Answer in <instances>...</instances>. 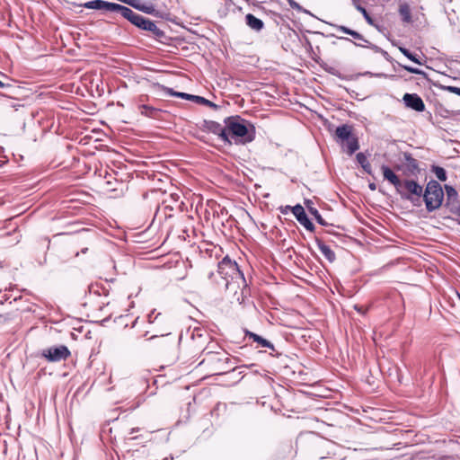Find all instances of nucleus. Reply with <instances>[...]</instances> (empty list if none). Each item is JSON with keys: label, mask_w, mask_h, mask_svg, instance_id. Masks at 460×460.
Listing matches in <instances>:
<instances>
[{"label": "nucleus", "mask_w": 460, "mask_h": 460, "mask_svg": "<svg viewBox=\"0 0 460 460\" xmlns=\"http://www.w3.org/2000/svg\"><path fill=\"white\" fill-rule=\"evenodd\" d=\"M384 179L389 181L402 199L409 200L413 206H420L423 187L413 179H401L394 170L387 165H382Z\"/></svg>", "instance_id": "obj_1"}, {"label": "nucleus", "mask_w": 460, "mask_h": 460, "mask_svg": "<svg viewBox=\"0 0 460 460\" xmlns=\"http://www.w3.org/2000/svg\"><path fill=\"white\" fill-rule=\"evenodd\" d=\"M226 124V137L225 143L232 144V139L235 144H246L252 142L254 138L253 127L251 125L252 130L248 128V123L244 119L240 116H232L225 119Z\"/></svg>", "instance_id": "obj_2"}, {"label": "nucleus", "mask_w": 460, "mask_h": 460, "mask_svg": "<svg viewBox=\"0 0 460 460\" xmlns=\"http://www.w3.org/2000/svg\"><path fill=\"white\" fill-rule=\"evenodd\" d=\"M231 358L225 351L217 354H209L203 357L199 366L207 370L210 376L225 374L230 370H234V367L229 365Z\"/></svg>", "instance_id": "obj_3"}, {"label": "nucleus", "mask_w": 460, "mask_h": 460, "mask_svg": "<svg viewBox=\"0 0 460 460\" xmlns=\"http://www.w3.org/2000/svg\"><path fill=\"white\" fill-rule=\"evenodd\" d=\"M218 273L226 280V288H229L234 283L239 285L240 282L246 287L243 272L239 270L237 263L232 261L229 256H226L218 263Z\"/></svg>", "instance_id": "obj_4"}, {"label": "nucleus", "mask_w": 460, "mask_h": 460, "mask_svg": "<svg viewBox=\"0 0 460 460\" xmlns=\"http://www.w3.org/2000/svg\"><path fill=\"white\" fill-rule=\"evenodd\" d=\"M422 199L428 212L438 209L444 200V190L440 183L435 180H430L424 189Z\"/></svg>", "instance_id": "obj_5"}, {"label": "nucleus", "mask_w": 460, "mask_h": 460, "mask_svg": "<svg viewBox=\"0 0 460 460\" xmlns=\"http://www.w3.org/2000/svg\"><path fill=\"white\" fill-rule=\"evenodd\" d=\"M335 136L341 142L342 146L346 147V151L349 155L358 149V138L352 134L351 126L345 124L338 127L335 130Z\"/></svg>", "instance_id": "obj_6"}, {"label": "nucleus", "mask_w": 460, "mask_h": 460, "mask_svg": "<svg viewBox=\"0 0 460 460\" xmlns=\"http://www.w3.org/2000/svg\"><path fill=\"white\" fill-rule=\"evenodd\" d=\"M394 170L402 172L404 179H411V177L417 176L420 172V164L417 159H415L411 154L403 153V160L401 164H396Z\"/></svg>", "instance_id": "obj_7"}, {"label": "nucleus", "mask_w": 460, "mask_h": 460, "mask_svg": "<svg viewBox=\"0 0 460 460\" xmlns=\"http://www.w3.org/2000/svg\"><path fill=\"white\" fill-rule=\"evenodd\" d=\"M209 340L210 335L207 331L201 328H195L191 332L190 341L187 344L190 352L193 354V356L197 355L204 349V346Z\"/></svg>", "instance_id": "obj_8"}, {"label": "nucleus", "mask_w": 460, "mask_h": 460, "mask_svg": "<svg viewBox=\"0 0 460 460\" xmlns=\"http://www.w3.org/2000/svg\"><path fill=\"white\" fill-rule=\"evenodd\" d=\"M126 19L128 20L135 26L144 31H150L155 36H160L162 34L161 30L156 26L155 22L133 12L131 9Z\"/></svg>", "instance_id": "obj_9"}, {"label": "nucleus", "mask_w": 460, "mask_h": 460, "mask_svg": "<svg viewBox=\"0 0 460 460\" xmlns=\"http://www.w3.org/2000/svg\"><path fill=\"white\" fill-rule=\"evenodd\" d=\"M40 357L48 362H59L69 358L71 352L65 345L52 346L42 349Z\"/></svg>", "instance_id": "obj_10"}, {"label": "nucleus", "mask_w": 460, "mask_h": 460, "mask_svg": "<svg viewBox=\"0 0 460 460\" xmlns=\"http://www.w3.org/2000/svg\"><path fill=\"white\" fill-rule=\"evenodd\" d=\"M402 100L406 107L415 111L422 112L425 111V103L417 93H405Z\"/></svg>", "instance_id": "obj_11"}, {"label": "nucleus", "mask_w": 460, "mask_h": 460, "mask_svg": "<svg viewBox=\"0 0 460 460\" xmlns=\"http://www.w3.org/2000/svg\"><path fill=\"white\" fill-rule=\"evenodd\" d=\"M292 213L296 220L308 231L314 230V224L308 219L304 208L301 205H296L292 208Z\"/></svg>", "instance_id": "obj_12"}, {"label": "nucleus", "mask_w": 460, "mask_h": 460, "mask_svg": "<svg viewBox=\"0 0 460 460\" xmlns=\"http://www.w3.org/2000/svg\"><path fill=\"white\" fill-rule=\"evenodd\" d=\"M122 3L148 14H153L155 12L152 4H143L140 0H122Z\"/></svg>", "instance_id": "obj_13"}, {"label": "nucleus", "mask_w": 460, "mask_h": 460, "mask_svg": "<svg viewBox=\"0 0 460 460\" xmlns=\"http://www.w3.org/2000/svg\"><path fill=\"white\" fill-rule=\"evenodd\" d=\"M445 191L447 195L446 206L448 208L460 202V200H458V193L453 186L446 184Z\"/></svg>", "instance_id": "obj_14"}, {"label": "nucleus", "mask_w": 460, "mask_h": 460, "mask_svg": "<svg viewBox=\"0 0 460 460\" xmlns=\"http://www.w3.org/2000/svg\"><path fill=\"white\" fill-rule=\"evenodd\" d=\"M225 351L222 347L210 337L209 341L204 346V349L200 350L203 357L209 356V354H217Z\"/></svg>", "instance_id": "obj_15"}, {"label": "nucleus", "mask_w": 460, "mask_h": 460, "mask_svg": "<svg viewBox=\"0 0 460 460\" xmlns=\"http://www.w3.org/2000/svg\"><path fill=\"white\" fill-rule=\"evenodd\" d=\"M246 25L255 31H260L263 29L264 23L261 19H258L252 13L245 15Z\"/></svg>", "instance_id": "obj_16"}, {"label": "nucleus", "mask_w": 460, "mask_h": 460, "mask_svg": "<svg viewBox=\"0 0 460 460\" xmlns=\"http://www.w3.org/2000/svg\"><path fill=\"white\" fill-rule=\"evenodd\" d=\"M104 10L111 11V12H119L120 14L126 19L128 17V14L130 11V8L115 4V3H110L105 1V6Z\"/></svg>", "instance_id": "obj_17"}, {"label": "nucleus", "mask_w": 460, "mask_h": 460, "mask_svg": "<svg viewBox=\"0 0 460 460\" xmlns=\"http://www.w3.org/2000/svg\"><path fill=\"white\" fill-rule=\"evenodd\" d=\"M317 246L322 254L330 262H333L336 260L335 252L332 250V248L323 242H318Z\"/></svg>", "instance_id": "obj_18"}, {"label": "nucleus", "mask_w": 460, "mask_h": 460, "mask_svg": "<svg viewBox=\"0 0 460 460\" xmlns=\"http://www.w3.org/2000/svg\"><path fill=\"white\" fill-rule=\"evenodd\" d=\"M398 12H399L401 19L403 22H405V23L412 22L411 7L407 3L401 4L399 5Z\"/></svg>", "instance_id": "obj_19"}, {"label": "nucleus", "mask_w": 460, "mask_h": 460, "mask_svg": "<svg viewBox=\"0 0 460 460\" xmlns=\"http://www.w3.org/2000/svg\"><path fill=\"white\" fill-rule=\"evenodd\" d=\"M208 129L218 136V137L222 140V141H226V126L225 127H222L219 123L217 122H214V121H210L208 123Z\"/></svg>", "instance_id": "obj_20"}, {"label": "nucleus", "mask_w": 460, "mask_h": 460, "mask_svg": "<svg viewBox=\"0 0 460 460\" xmlns=\"http://www.w3.org/2000/svg\"><path fill=\"white\" fill-rule=\"evenodd\" d=\"M246 335L250 339H252L253 341L259 343L261 347L273 349V345L269 341L262 338L261 336H260L256 333H253L252 332H246Z\"/></svg>", "instance_id": "obj_21"}, {"label": "nucleus", "mask_w": 460, "mask_h": 460, "mask_svg": "<svg viewBox=\"0 0 460 460\" xmlns=\"http://www.w3.org/2000/svg\"><path fill=\"white\" fill-rule=\"evenodd\" d=\"M337 30L339 31H341V32H344L346 34L352 36L356 40H362L364 42H367V40L364 38V36L362 34L358 33L356 31L349 29V28H347L345 26H338Z\"/></svg>", "instance_id": "obj_22"}, {"label": "nucleus", "mask_w": 460, "mask_h": 460, "mask_svg": "<svg viewBox=\"0 0 460 460\" xmlns=\"http://www.w3.org/2000/svg\"><path fill=\"white\" fill-rule=\"evenodd\" d=\"M312 201L311 200H306L305 201V205H306V208H308V211L310 212L311 215H313L314 217V218L316 219V221L320 224V225H323V226H325L326 223L324 222V220L323 219L322 216L320 215V213L318 212V210L314 208L312 206Z\"/></svg>", "instance_id": "obj_23"}, {"label": "nucleus", "mask_w": 460, "mask_h": 460, "mask_svg": "<svg viewBox=\"0 0 460 460\" xmlns=\"http://www.w3.org/2000/svg\"><path fill=\"white\" fill-rule=\"evenodd\" d=\"M353 5L355 6V8L360 12L364 18L366 19L367 22L370 25H373L374 24V20L372 19V17L369 15V13H367V11L366 10L365 7L361 6L360 4H359V0H354L353 1Z\"/></svg>", "instance_id": "obj_24"}, {"label": "nucleus", "mask_w": 460, "mask_h": 460, "mask_svg": "<svg viewBox=\"0 0 460 460\" xmlns=\"http://www.w3.org/2000/svg\"><path fill=\"white\" fill-rule=\"evenodd\" d=\"M84 8L87 9H94V10H102L105 6V1L103 0H93L86 2L83 4Z\"/></svg>", "instance_id": "obj_25"}, {"label": "nucleus", "mask_w": 460, "mask_h": 460, "mask_svg": "<svg viewBox=\"0 0 460 460\" xmlns=\"http://www.w3.org/2000/svg\"><path fill=\"white\" fill-rule=\"evenodd\" d=\"M431 171H432V172L435 173L436 177L439 181H447V172L444 168L438 166V165H434V166H432Z\"/></svg>", "instance_id": "obj_26"}, {"label": "nucleus", "mask_w": 460, "mask_h": 460, "mask_svg": "<svg viewBox=\"0 0 460 460\" xmlns=\"http://www.w3.org/2000/svg\"><path fill=\"white\" fill-rule=\"evenodd\" d=\"M194 102L198 104H202V105H205V106H208L210 108H214V109H216L217 107V104L210 102L209 100H208L204 97H201V96H198V95H195Z\"/></svg>", "instance_id": "obj_27"}, {"label": "nucleus", "mask_w": 460, "mask_h": 460, "mask_svg": "<svg viewBox=\"0 0 460 460\" xmlns=\"http://www.w3.org/2000/svg\"><path fill=\"white\" fill-rule=\"evenodd\" d=\"M163 321H164V316L160 313H158L156 314L152 313L148 315V322L150 324L157 323V325H159L160 323H163Z\"/></svg>", "instance_id": "obj_28"}, {"label": "nucleus", "mask_w": 460, "mask_h": 460, "mask_svg": "<svg viewBox=\"0 0 460 460\" xmlns=\"http://www.w3.org/2000/svg\"><path fill=\"white\" fill-rule=\"evenodd\" d=\"M169 93L172 96H177V97H180V98H182L185 100H190V101L194 102V99H195V95L185 93L174 92L172 90H170Z\"/></svg>", "instance_id": "obj_29"}, {"label": "nucleus", "mask_w": 460, "mask_h": 460, "mask_svg": "<svg viewBox=\"0 0 460 460\" xmlns=\"http://www.w3.org/2000/svg\"><path fill=\"white\" fill-rule=\"evenodd\" d=\"M88 253L90 254V257H93L96 254V250L94 249L93 246H92L91 248H82L80 252H76L75 256H79L80 254L86 255Z\"/></svg>", "instance_id": "obj_30"}, {"label": "nucleus", "mask_w": 460, "mask_h": 460, "mask_svg": "<svg viewBox=\"0 0 460 460\" xmlns=\"http://www.w3.org/2000/svg\"><path fill=\"white\" fill-rule=\"evenodd\" d=\"M449 210L456 217V220L460 224V202L449 208Z\"/></svg>", "instance_id": "obj_31"}, {"label": "nucleus", "mask_w": 460, "mask_h": 460, "mask_svg": "<svg viewBox=\"0 0 460 460\" xmlns=\"http://www.w3.org/2000/svg\"><path fill=\"white\" fill-rule=\"evenodd\" d=\"M357 161L358 162V164L361 166H363V164H366L367 163H368L367 156L363 153H358L357 155Z\"/></svg>", "instance_id": "obj_32"}, {"label": "nucleus", "mask_w": 460, "mask_h": 460, "mask_svg": "<svg viewBox=\"0 0 460 460\" xmlns=\"http://www.w3.org/2000/svg\"><path fill=\"white\" fill-rule=\"evenodd\" d=\"M402 68L409 73L415 74V75H420L422 72L415 67L408 66H402Z\"/></svg>", "instance_id": "obj_33"}, {"label": "nucleus", "mask_w": 460, "mask_h": 460, "mask_svg": "<svg viewBox=\"0 0 460 460\" xmlns=\"http://www.w3.org/2000/svg\"><path fill=\"white\" fill-rule=\"evenodd\" d=\"M153 332H155V335L152 336V338L155 337V336H165V335H168L169 332H167V329H164V330H158L156 329L155 327H154V330Z\"/></svg>", "instance_id": "obj_34"}, {"label": "nucleus", "mask_w": 460, "mask_h": 460, "mask_svg": "<svg viewBox=\"0 0 460 460\" xmlns=\"http://www.w3.org/2000/svg\"><path fill=\"white\" fill-rule=\"evenodd\" d=\"M447 90L452 93H455L456 95L460 96V87L457 86H447Z\"/></svg>", "instance_id": "obj_35"}, {"label": "nucleus", "mask_w": 460, "mask_h": 460, "mask_svg": "<svg viewBox=\"0 0 460 460\" xmlns=\"http://www.w3.org/2000/svg\"><path fill=\"white\" fill-rule=\"evenodd\" d=\"M398 49H399V50L401 51V53H402L406 58H407V57H410V54H411V52H410V50H409V49H407L406 48H403V47H399Z\"/></svg>", "instance_id": "obj_36"}, {"label": "nucleus", "mask_w": 460, "mask_h": 460, "mask_svg": "<svg viewBox=\"0 0 460 460\" xmlns=\"http://www.w3.org/2000/svg\"><path fill=\"white\" fill-rule=\"evenodd\" d=\"M410 60L413 61L416 64L421 65V62L416 58L412 53L410 54V57H407Z\"/></svg>", "instance_id": "obj_37"}, {"label": "nucleus", "mask_w": 460, "mask_h": 460, "mask_svg": "<svg viewBox=\"0 0 460 460\" xmlns=\"http://www.w3.org/2000/svg\"><path fill=\"white\" fill-rule=\"evenodd\" d=\"M362 168L364 169V171L366 172H367L368 174H371V164L368 163H367L366 164H363Z\"/></svg>", "instance_id": "obj_38"}, {"label": "nucleus", "mask_w": 460, "mask_h": 460, "mask_svg": "<svg viewBox=\"0 0 460 460\" xmlns=\"http://www.w3.org/2000/svg\"><path fill=\"white\" fill-rule=\"evenodd\" d=\"M141 109H142V111H141V112H142L143 114H146V115H147V111H153V109H152V108H150V107H148V106H146V105H142V106H141Z\"/></svg>", "instance_id": "obj_39"}, {"label": "nucleus", "mask_w": 460, "mask_h": 460, "mask_svg": "<svg viewBox=\"0 0 460 460\" xmlns=\"http://www.w3.org/2000/svg\"><path fill=\"white\" fill-rule=\"evenodd\" d=\"M288 2L292 7H298V4L296 2H294L293 0H288Z\"/></svg>", "instance_id": "obj_40"}, {"label": "nucleus", "mask_w": 460, "mask_h": 460, "mask_svg": "<svg viewBox=\"0 0 460 460\" xmlns=\"http://www.w3.org/2000/svg\"><path fill=\"white\" fill-rule=\"evenodd\" d=\"M369 188H370L372 190H376V184H375V183H370V184H369Z\"/></svg>", "instance_id": "obj_41"}, {"label": "nucleus", "mask_w": 460, "mask_h": 460, "mask_svg": "<svg viewBox=\"0 0 460 460\" xmlns=\"http://www.w3.org/2000/svg\"><path fill=\"white\" fill-rule=\"evenodd\" d=\"M4 86L5 84L2 81H0V88H4Z\"/></svg>", "instance_id": "obj_42"}, {"label": "nucleus", "mask_w": 460, "mask_h": 460, "mask_svg": "<svg viewBox=\"0 0 460 460\" xmlns=\"http://www.w3.org/2000/svg\"><path fill=\"white\" fill-rule=\"evenodd\" d=\"M244 1H245L246 3H249V2H250V0H244Z\"/></svg>", "instance_id": "obj_43"}, {"label": "nucleus", "mask_w": 460, "mask_h": 460, "mask_svg": "<svg viewBox=\"0 0 460 460\" xmlns=\"http://www.w3.org/2000/svg\"><path fill=\"white\" fill-rule=\"evenodd\" d=\"M3 317L2 315H0V318Z\"/></svg>", "instance_id": "obj_44"}]
</instances>
